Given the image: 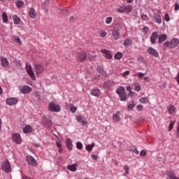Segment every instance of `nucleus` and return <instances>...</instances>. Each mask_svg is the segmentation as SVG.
Returning <instances> with one entry per match:
<instances>
[{
  "label": "nucleus",
  "instance_id": "nucleus-1",
  "mask_svg": "<svg viewBox=\"0 0 179 179\" xmlns=\"http://www.w3.org/2000/svg\"><path fill=\"white\" fill-rule=\"evenodd\" d=\"M178 44H179V39L177 38H173L171 39L170 41H166L164 43V45L166 47V48L174 49L178 46Z\"/></svg>",
  "mask_w": 179,
  "mask_h": 179
},
{
  "label": "nucleus",
  "instance_id": "nucleus-2",
  "mask_svg": "<svg viewBox=\"0 0 179 179\" xmlns=\"http://www.w3.org/2000/svg\"><path fill=\"white\" fill-rule=\"evenodd\" d=\"M116 93L118 94L120 101H125L127 100L128 96L125 92V88L124 87H119V88L116 90Z\"/></svg>",
  "mask_w": 179,
  "mask_h": 179
},
{
  "label": "nucleus",
  "instance_id": "nucleus-3",
  "mask_svg": "<svg viewBox=\"0 0 179 179\" xmlns=\"http://www.w3.org/2000/svg\"><path fill=\"white\" fill-rule=\"evenodd\" d=\"M25 69L31 79L32 80H36V76L34 75V71H33V67L31 66V64H30L29 62H27L25 64Z\"/></svg>",
  "mask_w": 179,
  "mask_h": 179
},
{
  "label": "nucleus",
  "instance_id": "nucleus-4",
  "mask_svg": "<svg viewBox=\"0 0 179 179\" xmlns=\"http://www.w3.org/2000/svg\"><path fill=\"white\" fill-rule=\"evenodd\" d=\"M48 110L51 113H59L61 111V106L54 102H50L48 106Z\"/></svg>",
  "mask_w": 179,
  "mask_h": 179
},
{
  "label": "nucleus",
  "instance_id": "nucleus-5",
  "mask_svg": "<svg viewBox=\"0 0 179 179\" xmlns=\"http://www.w3.org/2000/svg\"><path fill=\"white\" fill-rule=\"evenodd\" d=\"M1 169L3 171H5V173H10L12 171V166L8 160H6L2 163Z\"/></svg>",
  "mask_w": 179,
  "mask_h": 179
},
{
  "label": "nucleus",
  "instance_id": "nucleus-6",
  "mask_svg": "<svg viewBox=\"0 0 179 179\" xmlns=\"http://www.w3.org/2000/svg\"><path fill=\"white\" fill-rule=\"evenodd\" d=\"M18 89L20 93H22V94H29V93H31V92H33V89L29 85L20 86Z\"/></svg>",
  "mask_w": 179,
  "mask_h": 179
},
{
  "label": "nucleus",
  "instance_id": "nucleus-7",
  "mask_svg": "<svg viewBox=\"0 0 179 179\" xmlns=\"http://www.w3.org/2000/svg\"><path fill=\"white\" fill-rule=\"evenodd\" d=\"M12 141L13 142L16 143V145H21L22 140V136H20V134L13 133L12 134Z\"/></svg>",
  "mask_w": 179,
  "mask_h": 179
},
{
  "label": "nucleus",
  "instance_id": "nucleus-8",
  "mask_svg": "<svg viewBox=\"0 0 179 179\" xmlns=\"http://www.w3.org/2000/svg\"><path fill=\"white\" fill-rule=\"evenodd\" d=\"M157 38H159V32L155 31L152 33L150 37L151 44H156L157 43Z\"/></svg>",
  "mask_w": 179,
  "mask_h": 179
},
{
  "label": "nucleus",
  "instance_id": "nucleus-9",
  "mask_svg": "<svg viewBox=\"0 0 179 179\" xmlns=\"http://www.w3.org/2000/svg\"><path fill=\"white\" fill-rule=\"evenodd\" d=\"M6 103L8 106H16V104L19 103V100H17V98L16 97L8 98L6 100Z\"/></svg>",
  "mask_w": 179,
  "mask_h": 179
},
{
  "label": "nucleus",
  "instance_id": "nucleus-10",
  "mask_svg": "<svg viewBox=\"0 0 179 179\" xmlns=\"http://www.w3.org/2000/svg\"><path fill=\"white\" fill-rule=\"evenodd\" d=\"M27 162L29 166H33L36 167L38 166L37 161L34 159V157L29 155L27 157Z\"/></svg>",
  "mask_w": 179,
  "mask_h": 179
},
{
  "label": "nucleus",
  "instance_id": "nucleus-11",
  "mask_svg": "<svg viewBox=\"0 0 179 179\" xmlns=\"http://www.w3.org/2000/svg\"><path fill=\"white\" fill-rule=\"evenodd\" d=\"M147 52H148V54H149V55L155 57V58H157V57H159V52H157V50H156V49H155L152 47H150L148 48Z\"/></svg>",
  "mask_w": 179,
  "mask_h": 179
},
{
  "label": "nucleus",
  "instance_id": "nucleus-12",
  "mask_svg": "<svg viewBox=\"0 0 179 179\" xmlns=\"http://www.w3.org/2000/svg\"><path fill=\"white\" fill-rule=\"evenodd\" d=\"M42 125H43V127H45L46 129H50V128L52 127V121H51L50 120L44 119L42 121Z\"/></svg>",
  "mask_w": 179,
  "mask_h": 179
},
{
  "label": "nucleus",
  "instance_id": "nucleus-13",
  "mask_svg": "<svg viewBox=\"0 0 179 179\" xmlns=\"http://www.w3.org/2000/svg\"><path fill=\"white\" fill-rule=\"evenodd\" d=\"M87 58V56L86 55V52H80L77 57L78 62H84V61H86Z\"/></svg>",
  "mask_w": 179,
  "mask_h": 179
},
{
  "label": "nucleus",
  "instance_id": "nucleus-14",
  "mask_svg": "<svg viewBox=\"0 0 179 179\" xmlns=\"http://www.w3.org/2000/svg\"><path fill=\"white\" fill-rule=\"evenodd\" d=\"M166 176H167L166 179H179V178L176 176V173H174V171H166Z\"/></svg>",
  "mask_w": 179,
  "mask_h": 179
},
{
  "label": "nucleus",
  "instance_id": "nucleus-15",
  "mask_svg": "<svg viewBox=\"0 0 179 179\" xmlns=\"http://www.w3.org/2000/svg\"><path fill=\"white\" fill-rule=\"evenodd\" d=\"M103 85L105 86L106 89H111V87H114L115 86V82L108 80L104 82Z\"/></svg>",
  "mask_w": 179,
  "mask_h": 179
},
{
  "label": "nucleus",
  "instance_id": "nucleus-16",
  "mask_svg": "<svg viewBox=\"0 0 179 179\" xmlns=\"http://www.w3.org/2000/svg\"><path fill=\"white\" fill-rule=\"evenodd\" d=\"M0 60L3 68H9V60L6 57H0Z\"/></svg>",
  "mask_w": 179,
  "mask_h": 179
},
{
  "label": "nucleus",
  "instance_id": "nucleus-17",
  "mask_svg": "<svg viewBox=\"0 0 179 179\" xmlns=\"http://www.w3.org/2000/svg\"><path fill=\"white\" fill-rule=\"evenodd\" d=\"M29 16L31 19H36V17H37V12L34 8H31L29 9Z\"/></svg>",
  "mask_w": 179,
  "mask_h": 179
},
{
  "label": "nucleus",
  "instance_id": "nucleus-18",
  "mask_svg": "<svg viewBox=\"0 0 179 179\" xmlns=\"http://www.w3.org/2000/svg\"><path fill=\"white\" fill-rule=\"evenodd\" d=\"M65 142L66 149H68V150H73V144H72V140H71V138H66Z\"/></svg>",
  "mask_w": 179,
  "mask_h": 179
},
{
  "label": "nucleus",
  "instance_id": "nucleus-19",
  "mask_svg": "<svg viewBox=\"0 0 179 179\" xmlns=\"http://www.w3.org/2000/svg\"><path fill=\"white\" fill-rule=\"evenodd\" d=\"M167 40V35L166 34L158 35V43L162 44Z\"/></svg>",
  "mask_w": 179,
  "mask_h": 179
},
{
  "label": "nucleus",
  "instance_id": "nucleus-20",
  "mask_svg": "<svg viewBox=\"0 0 179 179\" xmlns=\"http://www.w3.org/2000/svg\"><path fill=\"white\" fill-rule=\"evenodd\" d=\"M101 52H102V54H105V57L107 59H111L113 58V55H111V52H110V50L102 49Z\"/></svg>",
  "mask_w": 179,
  "mask_h": 179
},
{
  "label": "nucleus",
  "instance_id": "nucleus-21",
  "mask_svg": "<svg viewBox=\"0 0 179 179\" xmlns=\"http://www.w3.org/2000/svg\"><path fill=\"white\" fill-rule=\"evenodd\" d=\"M120 115H121V112L117 111L116 113L113 115V121H115V122H120V121L121 120V117H120Z\"/></svg>",
  "mask_w": 179,
  "mask_h": 179
},
{
  "label": "nucleus",
  "instance_id": "nucleus-22",
  "mask_svg": "<svg viewBox=\"0 0 179 179\" xmlns=\"http://www.w3.org/2000/svg\"><path fill=\"white\" fill-rule=\"evenodd\" d=\"M66 108L67 110H70V111H71V113H76V106H73V103H70V104H68V103H66Z\"/></svg>",
  "mask_w": 179,
  "mask_h": 179
},
{
  "label": "nucleus",
  "instance_id": "nucleus-23",
  "mask_svg": "<svg viewBox=\"0 0 179 179\" xmlns=\"http://www.w3.org/2000/svg\"><path fill=\"white\" fill-rule=\"evenodd\" d=\"M90 94L95 97H99V96H100V90L99 88H94L90 91Z\"/></svg>",
  "mask_w": 179,
  "mask_h": 179
},
{
  "label": "nucleus",
  "instance_id": "nucleus-24",
  "mask_svg": "<svg viewBox=\"0 0 179 179\" xmlns=\"http://www.w3.org/2000/svg\"><path fill=\"white\" fill-rule=\"evenodd\" d=\"M22 131L24 134H31V132H33V127H31L30 125H27L23 127Z\"/></svg>",
  "mask_w": 179,
  "mask_h": 179
},
{
  "label": "nucleus",
  "instance_id": "nucleus-25",
  "mask_svg": "<svg viewBox=\"0 0 179 179\" xmlns=\"http://www.w3.org/2000/svg\"><path fill=\"white\" fill-rule=\"evenodd\" d=\"M35 69L37 74L43 73L44 71V67L41 64H36L35 65Z\"/></svg>",
  "mask_w": 179,
  "mask_h": 179
},
{
  "label": "nucleus",
  "instance_id": "nucleus-26",
  "mask_svg": "<svg viewBox=\"0 0 179 179\" xmlns=\"http://www.w3.org/2000/svg\"><path fill=\"white\" fill-rule=\"evenodd\" d=\"M133 43H134V41H132V39H131V38H126L124 41L123 45L124 47H131V45H132Z\"/></svg>",
  "mask_w": 179,
  "mask_h": 179
},
{
  "label": "nucleus",
  "instance_id": "nucleus-27",
  "mask_svg": "<svg viewBox=\"0 0 179 179\" xmlns=\"http://www.w3.org/2000/svg\"><path fill=\"white\" fill-rule=\"evenodd\" d=\"M153 17L154 22H155V23H158V24H162V17L159 14H155Z\"/></svg>",
  "mask_w": 179,
  "mask_h": 179
},
{
  "label": "nucleus",
  "instance_id": "nucleus-28",
  "mask_svg": "<svg viewBox=\"0 0 179 179\" xmlns=\"http://www.w3.org/2000/svg\"><path fill=\"white\" fill-rule=\"evenodd\" d=\"M122 30V23H117L115 24L113 27V31H121Z\"/></svg>",
  "mask_w": 179,
  "mask_h": 179
},
{
  "label": "nucleus",
  "instance_id": "nucleus-29",
  "mask_svg": "<svg viewBox=\"0 0 179 179\" xmlns=\"http://www.w3.org/2000/svg\"><path fill=\"white\" fill-rule=\"evenodd\" d=\"M76 120L78 122H81L82 125L85 126L87 124V122L86 120H83V117L82 116L79 115L76 117Z\"/></svg>",
  "mask_w": 179,
  "mask_h": 179
},
{
  "label": "nucleus",
  "instance_id": "nucleus-30",
  "mask_svg": "<svg viewBox=\"0 0 179 179\" xmlns=\"http://www.w3.org/2000/svg\"><path fill=\"white\" fill-rule=\"evenodd\" d=\"M56 145L59 149V152L62 153V142L60 140L56 141Z\"/></svg>",
  "mask_w": 179,
  "mask_h": 179
},
{
  "label": "nucleus",
  "instance_id": "nucleus-31",
  "mask_svg": "<svg viewBox=\"0 0 179 179\" xmlns=\"http://www.w3.org/2000/svg\"><path fill=\"white\" fill-rule=\"evenodd\" d=\"M112 36L114 40H118L120 38V32L113 30Z\"/></svg>",
  "mask_w": 179,
  "mask_h": 179
},
{
  "label": "nucleus",
  "instance_id": "nucleus-32",
  "mask_svg": "<svg viewBox=\"0 0 179 179\" xmlns=\"http://www.w3.org/2000/svg\"><path fill=\"white\" fill-rule=\"evenodd\" d=\"M1 17L3 23H8L9 20L8 19V15L6 14V12H3Z\"/></svg>",
  "mask_w": 179,
  "mask_h": 179
},
{
  "label": "nucleus",
  "instance_id": "nucleus-33",
  "mask_svg": "<svg viewBox=\"0 0 179 179\" xmlns=\"http://www.w3.org/2000/svg\"><path fill=\"white\" fill-rule=\"evenodd\" d=\"M167 110H168L169 114H173L174 113V111H176V107H174V106H173V105H169L167 107Z\"/></svg>",
  "mask_w": 179,
  "mask_h": 179
},
{
  "label": "nucleus",
  "instance_id": "nucleus-34",
  "mask_svg": "<svg viewBox=\"0 0 179 179\" xmlns=\"http://www.w3.org/2000/svg\"><path fill=\"white\" fill-rule=\"evenodd\" d=\"M67 170H69L70 171H76V164L68 165Z\"/></svg>",
  "mask_w": 179,
  "mask_h": 179
},
{
  "label": "nucleus",
  "instance_id": "nucleus-35",
  "mask_svg": "<svg viewBox=\"0 0 179 179\" xmlns=\"http://www.w3.org/2000/svg\"><path fill=\"white\" fill-rule=\"evenodd\" d=\"M175 124H176V120L175 121H173V120L170 121V124H169V129H168L169 132H171V131L173 130V128H174Z\"/></svg>",
  "mask_w": 179,
  "mask_h": 179
},
{
  "label": "nucleus",
  "instance_id": "nucleus-36",
  "mask_svg": "<svg viewBox=\"0 0 179 179\" xmlns=\"http://www.w3.org/2000/svg\"><path fill=\"white\" fill-rule=\"evenodd\" d=\"M93 148H94V143H92L91 145H87L85 149L87 152H92V150H93Z\"/></svg>",
  "mask_w": 179,
  "mask_h": 179
},
{
  "label": "nucleus",
  "instance_id": "nucleus-37",
  "mask_svg": "<svg viewBox=\"0 0 179 179\" xmlns=\"http://www.w3.org/2000/svg\"><path fill=\"white\" fill-rule=\"evenodd\" d=\"M13 20L14 24H19V23H20V18H19L17 15H14L13 17Z\"/></svg>",
  "mask_w": 179,
  "mask_h": 179
},
{
  "label": "nucleus",
  "instance_id": "nucleus-38",
  "mask_svg": "<svg viewBox=\"0 0 179 179\" xmlns=\"http://www.w3.org/2000/svg\"><path fill=\"white\" fill-rule=\"evenodd\" d=\"M124 6V12H127V13H129L132 12V6L128 5V6Z\"/></svg>",
  "mask_w": 179,
  "mask_h": 179
},
{
  "label": "nucleus",
  "instance_id": "nucleus-39",
  "mask_svg": "<svg viewBox=\"0 0 179 179\" xmlns=\"http://www.w3.org/2000/svg\"><path fill=\"white\" fill-rule=\"evenodd\" d=\"M139 102L141 104H146V103H149V99L147 97H141L139 99Z\"/></svg>",
  "mask_w": 179,
  "mask_h": 179
},
{
  "label": "nucleus",
  "instance_id": "nucleus-40",
  "mask_svg": "<svg viewBox=\"0 0 179 179\" xmlns=\"http://www.w3.org/2000/svg\"><path fill=\"white\" fill-rule=\"evenodd\" d=\"M115 59H121L122 58V52H117L114 56Z\"/></svg>",
  "mask_w": 179,
  "mask_h": 179
},
{
  "label": "nucleus",
  "instance_id": "nucleus-41",
  "mask_svg": "<svg viewBox=\"0 0 179 179\" xmlns=\"http://www.w3.org/2000/svg\"><path fill=\"white\" fill-rule=\"evenodd\" d=\"M135 106H136V103H135V101H131L130 103H129L128 106H127V110H132V108H134V107H135Z\"/></svg>",
  "mask_w": 179,
  "mask_h": 179
},
{
  "label": "nucleus",
  "instance_id": "nucleus-42",
  "mask_svg": "<svg viewBox=\"0 0 179 179\" xmlns=\"http://www.w3.org/2000/svg\"><path fill=\"white\" fill-rule=\"evenodd\" d=\"M16 6L18 8H22V6H23V5H24V2L22 0H17L15 2Z\"/></svg>",
  "mask_w": 179,
  "mask_h": 179
},
{
  "label": "nucleus",
  "instance_id": "nucleus-43",
  "mask_svg": "<svg viewBox=\"0 0 179 179\" xmlns=\"http://www.w3.org/2000/svg\"><path fill=\"white\" fill-rule=\"evenodd\" d=\"M131 152H133V153H135L136 155H139V151L138 150V148L136 146H132L131 147Z\"/></svg>",
  "mask_w": 179,
  "mask_h": 179
},
{
  "label": "nucleus",
  "instance_id": "nucleus-44",
  "mask_svg": "<svg viewBox=\"0 0 179 179\" xmlns=\"http://www.w3.org/2000/svg\"><path fill=\"white\" fill-rule=\"evenodd\" d=\"M141 19L142 20H145V21L149 20V17H148V15L144 14V13L141 14Z\"/></svg>",
  "mask_w": 179,
  "mask_h": 179
},
{
  "label": "nucleus",
  "instance_id": "nucleus-45",
  "mask_svg": "<svg viewBox=\"0 0 179 179\" xmlns=\"http://www.w3.org/2000/svg\"><path fill=\"white\" fill-rule=\"evenodd\" d=\"M113 22V17H107L105 20L106 24H110Z\"/></svg>",
  "mask_w": 179,
  "mask_h": 179
},
{
  "label": "nucleus",
  "instance_id": "nucleus-46",
  "mask_svg": "<svg viewBox=\"0 0 179 179\" xmlns=\"http://www.w3.org/2000/svg\"><path fill=\"white\" fill-rule=\"evenodd\" d=\"M76 148L79 150H82L83 149V144L78 141L76 143Z\"/></svg>",
  "mask_w": 179,
  "mask_h": 179
},
{
  "label": "nucleus",
  "instance_id": "nucleus-47",
  "mask_svg": "<svg viewBox=\"0 0 179 179\" xmlns=\"http://www.w3.org/2000/svg\"><path fill=\"white\" fill-rule=\"evenodd\" d=\"M123 169L125 171V174H127V175L129 174V166L128 165H124L123 166Z\"/></svg>",
  "mask_w": 179,
  "mask_h": 179
},
{
  "label": "nucleus",
  "instance_id": "nucleus-48",
  "mask_svg": "<svg viewBox=\"0 0 179 179\" xmlns=\"http://www.w3.org/2000/svg\"><path fill=\"white\" fill-rule=\"evenodd\" d=\"M124 6H121L120 8H117V12H118V13H125V11H124Z\"/></svg>",
  "mask_w": 179,
  "mask_h": 179
},
{
  "label": "nucleus",
  "instance_id": "nucleus-49",
  "mask_svg": "<svg viewBox=\"0 0 179 179\" xmlns=\"http://www.w3.org/2000/svg\"><path fill=\"white\" fill-rule=\"evenodd\" d=\"M149 30L150 29L148 28V27H143V33H144L145 34H148V33H149Z\"/></svg>",
  "mask_w": 179,
  "mask_h": 179
},
{
  "label": "nucleus",
  "instance_id": "nucleus-50",
  "mask_svg": "<svg viewBox=\"0 0 179 179\" xmlns=\"http://www.w3.org/2000/svg\"><path fill=\"white\" fill-rule=\"evenodd\" d=\"M99 36L101 37H106L107 36V31H101L99 32Z\"/></svg>",
  "mask_w": 179,
  "mask_h": 179
},
{
  "label": "nucleus",
  "instance_id": "nucleus-51",
  "mask_svg": "<svg viewBox=\"0 0 179 179\" xmlns=\"http://www.w3.org/2000/svg\"><path fill=\"white\" fill-rule=\"evenodd\" d=\"M141 85H134V90L136 92H141Z\"/></svg>",
  "mask_w": 179,
  "mask_h": 179
},
{
  "label": "nucleus",
  "instance_id": "nucleus-52",
  "mask_svg": "<svg viewBox=\"0 0 179 179\" xmlns=\"http://www.w3.org/2000/svg\"><path fill=\"white\" fill-rule=\"evenodd\" d=\"M15 43H17L18 44H22V41H20V38L16 37L14 38Z\"/></svg>",
  "mask_w": 179,
  "mask_h": 179
},
{
  "label": "nucleus",
  "instance_id": "nucleus-53",
  "mask_svg": "<svg viewBox=\"0 0 179 179\" xmlns=\"http://www.w3.org/2000/svg\"><path fill=\"white\" fill-rule=\"evenodd\" d=\"M146 155H148V152L145 150H142L140 152L141 157L146 156Z\"/></svg>",
  "mask_w": 179,
  "mask_h": 179
},
{
  "label": "nucleus",
  "instance_id": "nucleus-54",
  "mask_svg": "<svg viewBox=\"0 0 179 179\" xmlns=\"http://www.w3.org/2000/svg\"><path fill=\"white\" fill-rule=\"evenodd\" d=\"M137 59L139 62H141L143 64V62H145V58H143V57L142 56H139Z\"/></svg>",
  "mask_w": 179,
  "mask_h": 179
},
{
  "label": "nucleus",
  "instance_id": "nucleus-55",
  "mask_svg": "<svg viewBox=\"0 0 179 179\" xmlns=\"http://www.w3.org/2000/svg\"><path fill=\"white\" fill-rule=\"evenodd\" d=\"M96 71L99 73H103V71H104L103 69V67H101V66H99L96 69Z\"/></svg>",
  "mask_w": 179,
  "mask_h": 179
},
{
  "label": "nucleus",
  "instance_id": "nucleus-56",
  "mask_svg": "<svg viewBox=\"0 0 179 179\" xmlns=\"http://www.w3.org/2000/svg\"><path fill=\"white\" fill-rule=\"evenodd\" d=\"M164 20H166V22H170V15H169V13L164 15Z\"/></svg>",
  "mask_w": 179,
  "mask_h": 179
},
{
  "label": "nucleus",
  "instance_id": "nucleus-57",
  "mask_svg": "<svg viewBox=\"0 0 179 179\" xmlns=\"http://www.w3.org/2000/svg\"><path fill=\"white\" fill-rule=\"evenodd\" d=\"M129 73H130L129 71H126L122 74V78H125L126 76H128Z\"/></svg>",
  "mask_w": 179,
  "mask_h": 179
},
{
  "label": "nucleus",
  "instance_id": "nucleus-58",
  "mask_svg": "<svg viewBox=\"0 0 179 179\" xmlns=\"http://www.w3.org/2000/svg\"><path fill=\"white\" fill-rule=\"evenodd\" d=\"M138 76L140 79H142L143 78V76H145V73H142V72H138Z\"/></svg>",
  "mask_w": 179,
  "mask_h": 179
},
{
  "label": "nucleus",
  "instance_id": "nucleus-59",
  "mask_svg": "<svg viewBox=\"0 0 179 179\" xmlns=\"http://www.w3.org/2000/svg\"><path fill=\"white\" fill-rule=\"evenodd\" d=\"M136 108H137V110H138V111H142V110H143V106H142V105H138V106H136Z\"/></svg>",
  "mask_w": 179,
  "mask_h": 179
},
{
  "label": "nucleus",
  "instance_id": "nucleus-60",
  "mask_svg": "<svg viewBox=\"0 0 179 179\" xmlns=\"http://www.w3.org/2000/svg\"><path fill=\"white\" fill-rule=\"evenodd\" d=\"M176 138H179V123H178V127L176 129Z\"/></svg>",
  "mask_w": 179,
  "mask_h": 179
},
{
  "label": "nucleus",
  "instance_id": "nucleus-61",
  "mask_svg": "<svg viewBox=\"0 0 179 179\" xmlns=\"http://www.w3.org/2000/svg\"><path fill=\"white\" fill-rule=\"evenodd\" d=\"M91 159H92V160H97V159H99V157H97V155H92Z\"/></svg>",
  "mask_w": 179,
  "mask_h": 179
},
{
  "label": "nucleus",
  "instance_id": "nucleus-62",
  "mask_svg": "<svg viewBox=\"0 0 179 179\" xmlns=\"http://www.w3.org/2000/svg\"><path fill=\"white\" fill-rule=\"evenodd\" d=\"M174 10H179V4L178 3H176L174 5Z\"/></svg>",
  "mask_w": 179,
  "mask_h": 179
},
{
  "label": "nucleus",
  "instance_id": "nucleus-63",
  "mask_svg": "<svg viewBox=\"0 0 179 179\" xmlns=\"http://www.w3.org/2000/svg\"><path fill=\"white\" fill-rule=\"evenodd\" d=\"M22 179H34V178L29 177V176H23Z\"/></svg>",
  "mask_w": 179,
  "mask_h": 179
},
{
  "label": "nucleus",
  "instance_id": "nucleus-64",
  "mask_svg": "<svg viewBox=\"0 0 179 179\" xmlns=\"http://www.w3.org/2000/svg\"><path fill=\"white\" fill-rule=\"evenodd\" d=\"M144 80L145 82H149V77L146 76V77H144Z\"/></svg>",
  "mask_w": 179,
  "mask_h": 179
}]
</instances>
